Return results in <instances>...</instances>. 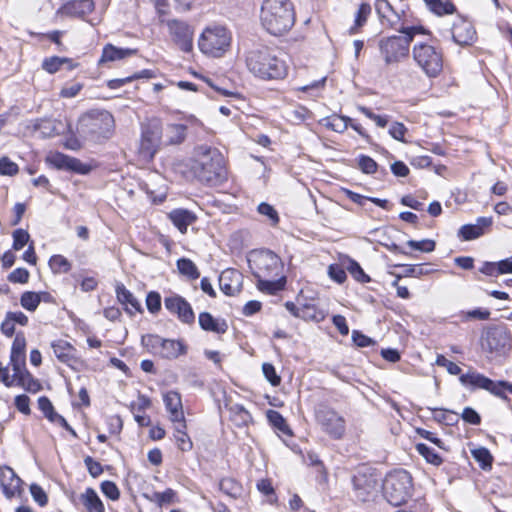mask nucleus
<instances>
[{
	"label": "nucleus",
	"mask_w": 512,
	"mask_h": 512,
	"mask_svg": "<svg viewBox=\"0 0 512 512\" xmlns=\"http://www.w3.org/2000/svg\"><path fill=\"white\" fill-rule=\"evenodd\" d=\"M266 417L269 421V423L282 433L286 435H291L292 432L284 419V417L276 410H268L266 412Z\"/></svg>",
	"instance_id": "39"
},
{
	"label": "nucleus",
	"mask_w": 512,
	"mask_h": 512,
	"mask_svg": "<svg viewBox=\"0 0 512 512\" xmlns=\"http://www.w3.org/2000/svg\"><path fill=\"white\" fill-rule=\"evenodd\" d=\"M187 127L184 124H168L165 129V144L179 145L186 139Z\"/></svg>",
	"instance_id": "31"
},
{
	"label": "nucleus",
	"mask_w": 512,
	"mask_h": 512,
	"mask_svg": "<svg viewBox=\"0 0 512 512\" xmlns=\"http://www.w3.org/2000/svg\"><path fill=\"white\" fill-rule=\"evenodd\" d=\"M116 295L118 301L125 305V310L133 314L135 312H141L142 307L140 302L136 299V297L128 290L126 287L119 283L116 286Z\"/></svg>",
	"instance_id": "27"
},
{
	"label": "nucleus",
	"mask_w": 512,
	"mask_h": 512,
	"mask_svg": "<svg viewBox=\"0 0 512 512\" xmlns=\"http://www.w3.org/2000/svg\"><path fill=\"white\" fill-rule=\"evenodd\" d=\"M406 132H407V128L405 127V125L403 123H400V122H394L389 128V134L395 140H398V141H401L404 143L406 142V140L404 139Z\"/></svg>",
	"instance_id": "63"
},
{
	"label": "nucleus",
	"mask_w": 512,
	"mask_h": 512,
	"mask_svg": "<svg viewBox=\"0 0 512 512\" xmlns=\"http://www.w3.org/2000/svg\"><path fill=\"white\" fill-rule=\"evenodd\" d=\"M168 218L182 234L187 232L188 226L194 224L197 221V216L195 213L182 208L172 210L168 214Z\"/></svg>",
	"instance_id": "24"
},
{
	"label": "nucleus",
	"mask_w": 512,
	"mask_h": 512,
	"mask_svg": "<svg viewBox=\"0 0 512 512\" xmlns=\"http://www.w3.org/2000/svg\"><path fill=\"white\" fill-rule=\"evenodd\" d=\"M435 363L437 366L446 368L451 375H459L461 373V368L456 363L448 360L444 355H437Z\"/></svg>",
	"instance_id": "57"
},
{
	"label": "nucleus",
	"mask_w": 512,
	"mask_h": 512,
	"mask_svg": "<svg viewBox=\"0 0 512 512\" xmlns=\"http://www.w3.org/2000/svg\"><path fill=\"white\" fill-rule=\"evenodd\" d=\"M471 454L483 469L491 468L493 457L488 449L479 447L472 450Z\"/></svg>",
	"instance_id": "47"
},
{
	"label": "nucleus",
	"mask_w": 512,
	"mask_h": 512,
	"mask_svg": "<svg viewBox=\"0 0 512 512\" xmlns=\"http://www.w3.org/2000/svg\"><path fill=\"white\" fill-rule=\"evenodd\" d=\"M49 266L54 273H67L71 269L70 262L62 255H53Z\"/></svg>",
	"instance_id": "48"
},
{
	"label": "nucleus",
	"mask_w": 512,
	"mask_h": 512,
	"mask_svg": "<svg viewBox=\"0 0 512 512\" xmlns=\"http://www.w3.org/2000/svg\"><path fill=\"white\" fill-rule=\"evenodd\" d=\"M407 245L414 250H419L425 253L434 251L436 246L435 241L430 239H424L421 241L409 240L407 241Z\"/></svg>",
	"instance_id": "52"
},
{
	"label": "nucleus",
	"mask_w": 512,
	"mask_h": 512,
	"mask_svg": "<svg viewBox=\"0 0 512 512\" xmlns=\"http://www.w3.org/2000/svg\"><path fill=\"white\" fill-rule=\"evenodd\" d=\"M371 13V6L367 3H363L360 5L356 16H355V24L350 28V33L354 34L358 31L360 27H362L366 21L368 16Z\"/></svg>",
	"instance_id": "45"
},
{
	"label": "nucleus",
	"mask_w": 512,
	"mask_h": 512,
	"mask_svg": "<svg viewBox=\"0 0 512 512\" xmlns=\"http://www.w3.org/2000/svg\"><path fill=\"white\" fill-rule=\"evenodd\" d=\"M262 371L265 378L272 386H278L281 383V377L277 374L272 364L264 363L262 365Z\"/></svg>",
	"instance_id": "55"
},
{
	"label": "nucleus",
	"mask_w": 512,
	"mask_h": 512,
	"mask_svg": "<svg viewBox=\"0 0 512 512\" xmlns=\"http://www.w3.org/2000/svg\"><path fill=\"white\" fill-rule=\"evenodd\" d=\"M458 235L463 240L469 241V240L479 238L480 236L483 235V233H482V231H480V228L475 226V224H466V225H463L459 229Z\"/></svg>",
	"instance_id": "49"
},
{
	"label": "nucleus",
	"mask_w": 512,
	"mask_h": 512,
	"mask_svg": "<svg viewBox=\"0 0 512 512\" xmlns=\"http://www.w3.org/2000/svg\"><path fill=\"white\" fill-rule=\"evenodd\" d=\"M146 306L151 313H157L161 308V297L158 292L151 291L146 297Z\"/></svg>",
	"instance_id": "61"
},
{
	"label": "nucleus",
	"mask_w": 512,
	"mask_h": 512,
	"mask_svg": "<svg viewBox=\"0 0 512 512\" xmlns=\"http://www.w3.org/2000/svg\"><path fill=\"white\" fill-rule=\"evenodd\" d=\"M220 490L231 498H238L241 496L243 488L235 479L227 477L223 478L219 483Z\"/></svg>",
	"instance_id": "38"
},
{
	"label": "nucleus",
	"mask_w": 512,
	"mask_h": 512,
	"mask_svg": "<svg viewBox=\"0 0 512 512\" xmlns=\"http://www.w3.org/2000/svg\"><path fill=\"white\" fill-rule=\"evenodd\" d=\"M165 308L172 314H176L183 323L190 324L194 321V312L191 305L179 295H171L164 299Z\"/></svg>",
	"instance_id": "15"
},
{
	"label": "nucleus",
	"mask_w": 512,
	"mask_h": 512,
	"mask_svg": "<svg viewBox=\"0 0 512 512\" xmlns=\"http://www.w3.org/2000/svg\"><path fill=\"white\" fill-rule=\"evenodd\" d=\"M251 262L254 265L255 270L253 271V275L256 278L278 277L281 275V259L270 250L261 251L255 254Z\"/></svg>",
	"instance_id": "12"
},
{
	"label": "nucleus",
	"mask_w": 512,
	"mask_h": 512,
	"mask_svg": "<svg viewBox=\"0 0 512 512\" xmlns=\"http://www.w3.org/2000/svg\"><path fill=\"white\" fill-rule=\"evenodd\" d=\"M94 2L92 0H73L63 7V11L67 15L84 17L94 10Z\"/></svg>",
	"instance_id": "29"
},
{
	"label": "nucleus",
	"mask_w": 512,
	"mask_h": 512,
	"mask_svg": "<svg viewBox=\"0 0 512 512\" xmlns=\"http://www.w3.org/2000/svg\"><path fill=\"white\" fill-rule=\"evenodd\" d=\"M358 166L361 169V171L366 174H374L378 168L376 161L366 155H361L359 157Z\"/></svg>",
	"instance_id": "53"
},
{
	"label": "nucleus",
	"mask_w": 512,
	"mask_h": 512,
	"mask_svg": "<svg viewBox=\"0 0 512 512\" xmlns=\"http://www.w3.org/2000/svg\"><path fill=\"white\" fill-rule=\"evenodd\" d=\"M315 418L323 432L335 440L342 439L346 432V421L337 411L328 406H319Z\"/></svg>",
	"instance_id": "10"
},
{
	"label": "nucleus",
	"mask_w": 512,
	"mask_h": 512,
	"mask_svg": "<svg viewBox=\"0 0 512 512\" xmlns=\"http://www.w3.org/2000/svg\"><path fill=\"white\" fill-rule=\"evenodd\" d=\"M196 155L192 170L199 181L210 186H218L226 181L225 160L218 149L199 146Z\"/></svg>",
	"instance_id": "1"
},
{
	"label": "nucleus",
	"mask_w": 512,
	"mask_h": 512,
	"mask_svg": "<svg viewBox=\"0 0 512 512\" xmlns=\"http://www.w3.org/2000/svg\"><path fill=\"white\" fill-rule=\"evenodd\" d=\"M187 345L182 340L165 339L159 356L164 359H176L187 353Z\"/></svg>",
	"instance_id": "26"
},
{
	"label": "nucleus",
	"mask_w": 512,
	"mask_h": 512,
	"mask_svg": "<svg viewBox=\"0 0 512 512\" xmlns=\"http://www.w3.org/2000/svg\"><path fill=\"white\" fill-rule=\"evenodd\" d=\"M136 49L118 48L112 44H106L103 47L102 55L98 61V65H104L108 62L119 61L136 54Z\"/></svg>",
	"instance_id": "23"
},
{
	"label": "nucleus",
	"mask_w": 512,
	"mask_h": 512,
	"mask_svg": "<svg viewBox=\"0 0 512 512\" xmlns=\"http://www.w3.org/2000/svg\"><path fill=\"white\" fill-rule=\"evenodd\" d=\"M416 451L422 456L425 458V460L430 463V464H433L435 466H439L442 464L443 460L442 458L440 457V455H438L434 449L430 448L429 446H427L426 444L424 443H418L416 444Z\"/></svg>",
	"instance_id": "41"
},
{
	"label": "nucleus",
	"mask_w": 512,
	"mask_h": 512,
	"mask_svg": "<svg viewBox=\"0 0 512 512\" xmlns=\"http://www.w3.org/2000/svg\"><path fill=\"white\" fill-rule=\"evenodd\" d=\"M186 423L184 422V426H180L179 423H176L175 426V438L177 441L178 448L182 451H189L192 449V441L189 436L185 432Z\"/></svg>",
	"instance_id": "43"
},
{
	"label": "nucleus",
	"mask_w": 512,
	"mask_h": 512,
	"mask_svg": "<svg viewBox=\"0 0 512 512\" xmlns=\"http://www.w3.org/2000/svg\"><path fill=\"white\" fill-rule=\"evenodd\" d=\"M164 338L149 334L142 337V344L152 353L159 355L164 343Z\"/></svg>",
	"instance_id": "46"
},
{
	"label": "nucleus",
	"mask_w": 512,
	"mask_h": 512,
	"mask_svg": "<svg viewBox=\"0 0 512 512\" xmlns=\"http://www.w3.org/2000/svg\"><path fill=\"white\" fill-rule=\"evenodd\" d=\"M163 401L166 410L169 412L170 420L174 423H179L183 427L185 418L180 394L176 391H169L164 394Z\"/></svg>",
	"instance_id": "22"
},
{
	"label": "nucleus",
	"mask_w": 512,
	"mask_h": 512,
	"mask_svg": "<svg viewBox=\"0 0 512 512\" xmlns=\"http://www.w3.org/2000/svg\"><path fill=\"white\" fill-rule=\"evenodd\" d=\"M459 380L464 386H472L484 390L491 388L490 386L493 385V380L477 372L462 374Z\"/></svg>",
	"instance_id": "32"
},
{
	"label": "nucleus",
	"mask_w": 512,
	"mask_h": 512,
	"mask_svg": "<svg viewBox=\"0 0 512 512\" xmlns=\"http://www.w3.org/2000/svg\"><path fill=\"white\" fill-rule=\"evenodd\" d=\"M151 406V400L145 395H139L137 400L131 403V410L133 412H145Z\"/></svg>",
	"instance_id": "64"
},
{
	"label": "nucleus",
	"mask_w": 512,
	"mask_h": 512,
	"mask_svg": "<svg viewBox=\"0 0 512 512\" xmlns=\"http://www.w3.org/2000/svg\"><path fill=\"white\" fill-rule=\"evenodd\" d=\"M18 172V166L16 163L12 162L7 157H2L0 159V174L1 175H8L13 176L17 174Z\"/></svg>",
	"instance_id": "62"
},
{
	"label": "nucleus",
	"mask_w": 512,
	"mask_h": 512,
	"mask_svg": "<svg viewBox=\"0 0 512 512\" xmlns=\"http://www.w3.org/2000/svg\"><path fill=\"white\" fill-rule=\"evenodd\" d=\"M232 35L224 26L214 25L207 27L201 34L198 46L207 55L222 56L230 47Z\"/></svg>",
	"instance_id": "7"
},
{
	"label": "nucleus",
	"mask_w": 512,
	"mask_h": 512,
	"mask_svg": "<svg viewBox=\"0 0 512 512\" xmlns=\"http://www.w3.org/2000/svg\"><path fill=\"white\" fill-rule=\"evenodd\" d=\"M177 269L179 273L189 280H196L200 276V272L195 263L188 258H180L177 260Z\"/></svg>",
	"instance_id": "37"
},
{
	"label": "nucleus",
	"mask_w": 512,
	"mask_h": 512,
	"mask_svg": "<svg viewBox=\"0 0 512 512\" xmlns=\"http://www.w3.org/2000/svg\"><path fill=\"white\" fill-rule=\"evenodd\" d=\"M428 9L438 16L452 14L455 6L449 0H423Z\"/></svg>",
	"instance_id": "36"
},
{
	"label": "nucleus",
	"mask_w": 512,
	"mask_h": 512,
	"mask_svg": "<svg viewBox=\"0 0 512 512\" xmlns=\"http://www.w3.org/2000/svg\"><path fill=\"white\" fill-rule=\"evenodd\" d=\"M38 406L39 409L43 412L45 417L51 422L54 419V415H57L58 413L55 412L54 407L46 396H41L38 399Z\"/></svg>",
	"instance_id": "56"
},
{
	"label": "nucleus",
	"mask_w": 512,
	"mask_h": 512,
	"mask_svg": "<svg viewBox=\"0 0 512 512\" xmlns=\"http://www.w3.org/2000/svg\"><path fill=\"white\" fill-rule=\"evenodd\" d=\"M405 36H391L380 40V52L387 65L395 64L405 58L409 53L410 42L416 34H425L422 26H405L404 23L397 28Z\"/></svg>",
	"instance_id": "5"
},
{
	"label": "nucleus",
	"mask_w": 512,
	"mask_h": 512,
	"mask_svg": "<svg viewBox=\"0 0 512 512\" xmlns=\"http://www.w3.org/2000/svg\"><path fill=\"white\" fill-rule=\"evenodd\" d=\"M102 493L109 499L115 501L120 497V491L117 485L112 481H104L101 483Z\"/></svg>",
	"instance_id": "59"
},
{
	"label": "nucleus",
	"mask_w": 512,
	"mask_h": 512,
	"mask_svg": "<svg viewBox=\"0 0 512 512\" xmlns=\"http://www.w3.org/2000/svg\"><path fill=\"white\" fill-rule=\"evenodd\" d=\"M114 125V117L110 112L92 110L80 117L77 130L85 139L100 142L111 137Z\"/></svg>",
	"instance_id": "4"
},
{
	"label": "nucleus",
	"mask_w": 512,
	"mask_h": 512,
	"mask_svg": "<svg viewBox=\"0 0 512 512\" xmlns=\"http://www.w3.org/2000/svg\"><path fill=\"white\" fill-rule=\"evenodd\" d=\"M257 211L261 215L267 216L272 226H276L279 223V215L272 205L262 202L258 205Z\"/></svg>",
	"instance_id": "50"
},
{
	"label": "nucleus",
	"mask_w": 512,
	"mask_h": 512,
	"mask_svg": "<svg viewBox=\"0 0 512 512\" xmlns=\"http://www.w3.org/2000/svg\"><path fill=\"white\" fill-rule=\"evenodd\" d=\"M347 270L358 282L367 283L370 281V277L363 271L361 266L356 261H350L347 266Z\"/></svg>",
	"instance_id": "51"
},
{
	"label": "nucleus",
	"mask_w": 512,
	"mask_h": 512,
	"mask_svg": "<svg viewBox=\"0 0 512 512\" xmlns=\"http://www.w3.org/2000/svg\"><path fill=\"white\" fill-rule=\"evenodd\" d=\"M30 273L25 268H17L13 270L7 277L11 283L26 284L29 281Z\"/></svg>",
	"instance_id": "54"
},
{
	"label": "nucleus",
	"mask_w": 512,
	"mask_h": 512,
	"mask_svg": "<svg viewBox=\"0 0 512 512\" xmlns=\"http://www.w3.org/2000/svg\"><path fill=\"white\" fill-rule=\"evenodd\" d=\"M26 339L23 333H17L12 343L10 354V365L12 366L13 373H18L20 370L25 369L26 361Z\"/></svg>",
	"instance_id": "21"
},
{
	"label": "nucleus",
	"mask_w": 512,
	"mask_h": 512,
	"mask_svg": "<svg viewBox=\"0 0 512 512\" xmlns=\"http://www.w3.org/2000/svg\"><path fill=\"white\" fill-rule=\"evenodd\" d=\"M54 355L59 361L69 366H72L76 360V349L65 340H57L51 344Z\"/></svg>",
	"instance_id": "25"
},
{
	"label": "nucleus",
	"mask_w": 512,
	"mask_h": 512,
	"mask_svg": "<svg viewBox=\"0 0 512 512\" xmlns=\"http://www.w3.org/2000/svg\"><path fill=\"white\" fill-rule=\"evenodd\" d=\"M356 496L361 501H367L373 497L379 487V480L368 468L363 467L357 471L352 479Z\"/></svg>",
	"instance_id": "13"
},
{
	"label": "nucleus",
	"mask_w": 512,
	"mask_h": 512,
	"mask_svg": "<svg viewBox=\"0 0 512 512\" xmlns=\"http://www.w3.org/2000/svg\"><path fill=\"white\" fill-rule=\"evenodd\" d=\"M199 325L205 331H211L217 334H224L228 325L225 320L215 319L210 313L202 312L199 314Z\"/></svg>",
	"instance_id": "28"
},
{
	"label": "nucleus",
	"mask_w": 512,
	"mask_h": 512,
	"mask_svg": "<svg viewBox=\"0 0 512 512\" xmlns=\"http://www.w3.org/2000/svg\"><path fill=\"white\" fill-rule=\"evenodd\" d=\"M376 11L382 19H386L389 25L397 29L402 16L404 15V5L397 6L390 0H377Z\"/></svg>",
	"instance_id": "17"
},
{
	"label": "nucleus",
	"mask_w": 512,
	"mask_h": 512,
	"mask_svg": "<svg viewBox=\"0 0 512 512\" xmlns=\"http://www.w3.org/2000/svg\"><path fill=\"white\" fill-rule=\"evenodd\" d=\"M30 493L33 500L41 507L48 503V497L46 492L38 484H31Z\"/></svg>",
	"instance_id": "58"
},
{
	"label": "nucleus",
	"mask_w": 512,
	"mask_h": 512,
	"mask_svg": "<svg viewBox=\"0 0 512 512\" xmlns=\"http://www.w3.org/2000/svg\"><path fill=\"white\" fill-rule=\"evenodd\" d=\"M80 501L86 508L87 512H104V504L93 488H87L80 495Z\"/></svg>",
	"instance_id": "33"
},
{
	"label": "nucleus",
	"mask_w": 512,
	"mask_h": 512,
	"mask_svg": "<svg viewBox=\"0 0 512 512\" xmlns=\"http://www.w3.org/2000/svg\"><path fill=\"white\" fill-rule=\"evenodd\" d=\"M22 480L9 466L0 467V486L3 494L11 499L20 493Z\"/></svg>",
	"instance_id": "16"
},
{
	"label": "nucleus",
	"mask_w": 512,
	"mask_h": 512,
	"mask_svg": "<svg viewBox=\"0 0 512 512\" xmlns=\"http://www.w3.org/2000/svg\"><path fill=\"white\" fill-rule=\"evenodd\" d=\"M351 122L346 116L333 115L325 119V126L335 132L343 133Z\"/></svg>",
	"instance_id": "40"
},
{
	"label": "nucleus",
	"mask_w": 512,
	"mask_h": 512,
	"mask_svg": "<svg viewBox=\"0 0 512 512\" xmlns=\"http://www.w3.org/2000/svg\"><path fill=\"white\" fill-rule=\"evenodd\" d=\"M285 277L280 275L278 277H261L257 278V287L260 291L269 294H275L282 290L285 286Z\"/></svg>",
	"instance_id": "34"
},
{
	"label": "nucleus",
	"mask_w": 512,
	"mask_h": 512,
	"mask_svg": "<svg viewBox=\"0 0 512 512\" xmlns=\"http://www.w3.org/2000/svg\"><path fill=\"white\" fill-rule=\"evenodd\" d=\"M144 496L158 507L174 504L178 501L177 493L171 488L166 489L164 492L155 491L151 494H144Z\"/></svg>",
	"instance_id": "35"
},
{
	"label": "nucleus",
	"mask_w": 512,
	"mask_h": 512,
	"mask_svg": "<svg viewBox=\"0 0 512 512\" xmlns=\"http://www.w3.org/2000/svg\"><path fill=\"white\" fill-rule=\"evenodd\" d=\"M261 22L272 35L286 33L295 22L292 3L289 0H264L261 7Z\"/></svg>",
	"instance_id": "3"
},
{
	"label": "nucleus",
	"mask_w": 512,
	"mask_h": 512,
	"mask_svg": "<svg viewBox=\"0 0 512 512\" xmlns=\"http://www.w3.org/2000/svg\"><path fill=\"white\" fill-rule=\"evenodd\" d=\"M163 127L159 119L153 118L141 126L139 152L144 158L152 159L160 148Z\"/></svg>",
	"instance_id": "9"
},
{
	"label": "nucleus",
	"mask_w": 512,
	"mask_h": 512,
	"mask_svg": "<svg viewBox=\"0 0 512 512\" xmlns=\"http://www.w3.org/2000/svg\"><path fill=\"white\" fill-rule=\"evenodd\" d=\"M482 347L496 356H507L512 349L511 332L503 326L490 328L483 338Z\"/></svg>",
	"instance_id": "11"
},
{
	"label": "nucleus",
	"mask_w": 512,
	"mask_h": 512,
	"mask_svg": "<svg viewBox=\"0 0 512 512\" xmlns=\"http://www.w3.org/2000/svg\"><path fill=\"white\" fill-rule=\"evenodd\" d=\"M242 274L236 269H226L219 276V287L227 296H234L241 291Z\"/></svg>",
	"instance_id": "18"
},
{
	"label": "nucleus",
	"mask_w": 512,
	"mask_h": 512,
	"mask_svg": "<svg viewBox=\"0 0 512 512\" xmlns=\"http://www.w3.org/2000/svg\"><path fill=\"white\" fill-rule=\"evenodd\" d=\"M451 34L453 41L460 46L471 45L476 37L473 25L464 19H459L453 24Z\"/></svg>",
	"instance_id": "19"
},
{
	"label": "nucleus",
	"mask_w": 512,
	"mask_h": 512,
	"mask_svg": "<svg viewBox=\"0 0 512 512\" xmlns=\"http://www.w3.org/2000/svg\"><path fill=\"white\" fill-rule=\"evenodd\" d=\"M13 378L16 379L18 386L30 393H36L42 388L39 380L34 378L26 368L20 370L18 373H13Z\"/></svg>",
	"instance_id": "30"
},
{
	"label": "nucleus",
	"mask_w": 512,
	"mask_h": 512,
	"mask_svg": "<svg viewBox=\"0 0 512 512\" xmlns=\"http://www.w3.org/2000/svg\"><path fill=\"white\" fill-rule=\"evenodd\" d=\"M64 63H71V59L66 58V57L52 56L49 58H45L43 60L42 68L46 72H48L50 74H54L60 70V68L62 67V65H64Z\"/></svg>",
	"instance_id": "42"
},
{
	"label": "nucleus",
	"mask_w": 512,
	"mask_h": 512,
	"mask_svg": "<svg viewBox=\"0 0 512 512\" xmlns=\"http://www.w3.org/2000/svg\"><path fill=\"white\" fill-rule=\"evenodd\" d=\"M29 234L23 229H17L13 232V248L21 250L29 241Z\"/></svg>",
	"instance_id": "60"
},
{
	"label": "nucleus",
	"mask_w": 512,
	"mask_h": 512,
	"mask_svg": "<svg viewBox=\"0 0 512 512\" xmlns=\"http://www.w3.org/2000/svg\"><path fill=\"white\" fill-rule=\"evenodd\" d=\"M246 65L251 73L264 79H282L287 75V65L269 47H260L248 52Z\"/></svg>",
	"instance_id": "2"
},
{
	"label": "nucleus",
	"mask_w": 512,
	"mask_h": 512,
	"mask_svg": "<svg viewBox=\"0 0 512 512\" xmlns=\"http://www.w3.org/2000/svg\"><path fill=\"white\" fill-rule=\"evenodd\" d=\"M39 296L36 292L25 291L21 294L20 305L29 312H34L39 306Z\"/></svg>",
	"instance_id": "44"
},
{
	"label": "nucleus",
	"mask_w": 512,
	"mask_h": 512,
	"mask_svg": "<svg viewBox=\"0 0 512 512\" xmlns=\"http://www.w3.org/2000/svg\"><path fill=\"white\" fill-rule=\"evenodd\" d=\"M47 163L57 169L69 170L85 174L88 172L86 166L78 159L62 153H54L46 158Z\"/></svg>",
	"instance_id": "20"
},
{
	"label": "nucleus",
	"mask_w": 512,
	"mask_h": 512,
	"mask_svg": "<svg viewBox=\"0 0 512 512\" xmlns=\"http://www.w3.org/2000/svg\"><path fill=\"white\" fill-rule=\"evenodd\" d=\"M170 35L175 44L184 52H190L193 48V31L191 27L179 20L168 22Z\"/></svg>",
	"instance_id": "14"
},
{
	"label": "nucleus",
	"mask_w": 512,
	"mask_h": 512,
	"mask_svg": "<svg viewBox=\"0 0 512 512\" xmlns=\"http://www.w3.org/2000/svg\"><path fill=\"white\" fill-rule=\"evenodd\" d=\"M382 487L387 502L393 506H400L411 496L412 477L406 470H394L387 474Z\"/></svg>",
	"instance_id": "6"
},
{
	"label": "nucleus",
	"mask_w": 512,
	"mask_h": 512,
	"mask_svg": "<svg viewBox=\"0 0 512 512\" xmlns=\"http://www.w3.org/2000/svg\"><path fill=\"white\" fill-rule=\"evenodd\" d=\"M412 54L417 65L428 77H437L442 71L443 55L434 46L425 43L415 44Z\"/></svg>",
	"instance_id": "8"
}]
</instances>
